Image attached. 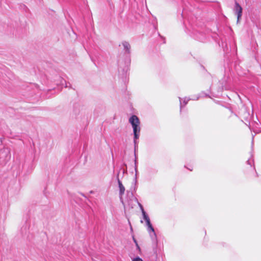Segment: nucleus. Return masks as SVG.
<instances>
[{
    "instance_id": "obj_11",
    "label": "nucleus",
    "mask_w": 261,
    "mask_h": 261,
    "mask_svg": "<svg viewBox=\"0 0 261 261\" xmlns=\"http://www.w3.org/2000/svg\"><path fill=\"white\" fill-rule=\"evenodd\" d=\"M247 163L249 165H251V163H250V160H248L247 161Z\"/></svg>"
},
{
    "instance_id": "obj_6",
    "label": "nucleus",
    "mask_w": 261,
    "mask_h": 261,
    "mask_svg": "<svg viewBox=\"0 0 261 261\" xmlns=\"http://www.w3.org/2000/svg\"><path fill=\"white\" fill-rule=\"evenodd\" d=\"M193 37H195V39L199 40L200 41H203L205 37L202 33H201L199 32L196 33L195 34L194 33Z\"/></svg>"
},
{
    "instance_id": "obj_8",
    "label": "nucleus",
    "mask_w": 261,
    "mask_h": 261,
    "mask_svg": "<svg viewBox=\"0 0 261 261\" xmlns=\"http://www.w3.org/2000/svg\"><path fill=\"white\" fill-rule=\"evenodd\" d=\"M129 70V67H128V66L127 65L126 66H125V67L124 68V69H123V74L125 75V76H126V74H127V72L128 71V70Z\"/></svg>"
},
{
    "instance_id": "obj_2",
    "label": "nucleus",
    "mask_w": 261,
    "mask_h": 261,
    "mask_svg": "<svg viewBox=\"0 0 261 261\" xmlns=\"http://www.w3.org/2000/svg\"><path fill=\"white\" fill-rule=\"evenodd\" d=\"M138 205L141 210V212H142V215L143 216V218L145 220V221H146V225L148 227V231H149L152 239V240L156 239V234L155 233L154 228L152 227V226L150 223V219H149L148 216L147 215V214L144 211L143 205L139 202H138Z\"/></svg>"
},
{
    "instance_id": "obj_4",
    "label": "nucleus",
    "mask_w": 261,
    "mask_h": 261,
    "mask_svg": "<svg viewBox=\"0 0 261 261\" xmlns=\"http://www.w3.org/2000/svg\"><path fill=\"white\" fill-rule=\"evenodd\" d=\"M117 178L118 184V186H119V195L120 196H122L124 193L125 188L123 186L121 181L120 180V179L119 178V173L117 174Z\"/></svg>"
},
{
    "instance_id": "obj_1",
    "label": "nucleus",
    "mask_w": 261,
    "mask_h": 261,
    "mask_svg": "<svg viewBox=\"0 0 261 261\" xmlns=\"http://www.w3.org/2000/svg\"><path fill=\"white\" fill-rule=\"evenodd\" d=\"M129 122L132 124L133 128V133L134 135V148H135V175L137 176L138 170H137V157L136 154V150L137 147L138 141L137 139H139L140 136V127L139 126L140 121L139 118L136 115H133L129 119Z\"/></svg>"
},
{
    "instance_id": "obj_9",
    "label": "nucleus",
    "mask_w": 261,
    "mask_h": 261,
    "mask_svg": "<svg viewBox=\"0 0 261 261\" xmlns=\"http://www.w3.org/2000/svg\"><path fill=\"white\" fill-rule=\"evenodd\" d=\"M132 261H143V260L140 257H137L136 258H134Z\"/></svg>"
},
{
    "instance_id": "obj_5",
    "label": "nucleus",
    "mask_w": 261,
    "mask_h": 261,
    "mask_svg": "<svg viewBox=\"0 0 261 261\" xmlns=\"http://www.w3.org/2000/svg\"><path fill=\"white\" fill-rule=\"evenodd\" d=\"M122 45L123 46L125 53L127 54H129L130 53V45L129 43L127 41H123Z\"/></svg>"
},
{
    "instance_id": "obj_10",
    "label": "nucleus",
    "mask_w": 261,
    "mask_h": 261,
    "mask_svg": "<svg viewBox=\"0 0 261 261\" xmlns=\"http://www.w3.org/2000/svg\"><path fill=\"white\" fill-rule=\"evenodd\" d=\"M63 82H64V83H65V87H68L67 83H66V81H64V80H63V81L61 82V83H62V85H63V84H63Z\"/></svg>"
},
{
    "instance_id": "obj_7",
    "label": "nucleus",
    "mask_w": 261,
    "mask_h": 261,
    "mask_svg": "<svg viewBox=\"0 0 261 261\" xmlns=\"http://www.w3.org/2000/svg\"><path fill=\"white\" fill-rule=\"evenodd\" d=\"M179 101H180V110H181V109L185 107L188 102V101L190 100H191L192 99L191 98H188V97H185L184 98V100H183V102H181V98L180 97H179Z\"/></svg>"
},
{
    "instance_id": "obj_3",
    "label": "nucleus",
    "mask_w": 261,
    "mask_h": 261,
    "mask_svg": "<svg viewBox=\"0 0 261 261\" xmlns=\"http://www.w3.org/2000/svg\"><path fill=\"white\" fill-rule=\"evenodd\" d=\"M234 11L236 14L237 15V21L238 22L242 15V8L237 1L235 2Z\"/></svg>"
}]
</instances>
